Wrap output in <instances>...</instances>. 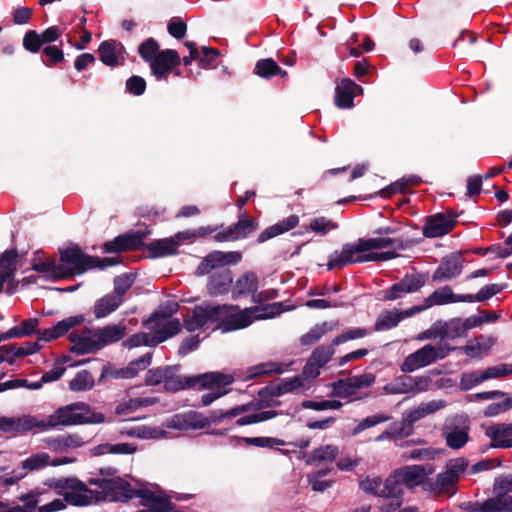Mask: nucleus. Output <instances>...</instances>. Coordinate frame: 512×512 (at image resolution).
Here are the masks:
<instances>
[{"label":"nucleus","instance_id":"45","mask_svg":"<svg viewBox=\"0 0 512 512\" xmlns=\"http://www.w3.org/2000/svg\"><path fill=\"white\" fill-rule=\"evenodd\" d=\"M94 386V378L88 370L79 371L69 382V388L72 391L80 392L91 389Z\"/></svg>","mask_w":512,"mask_h":512},{"label":"nucleus","instance_id":"35","mask_svg":"<svg viewBox=\"0 0 512 512\" xmlns=\"http://www.w3.org/2000/svg\"><path fill=\"white\" fill-rule=\"evenodd\" d=\"M486 436L491 439L490 446L492 448H500L496 446L497 443L503 442L512 437V424H495L486 430Z\"/></svg>","mask_w":512,"mask_h":512},{"label":"nucleus","instance_id":"24","mask_svg":"<svg viewBox=\"0 0 512 512\" xmlns=\"http://www.w3.org/2000/svg\"><path fill=\"white\" fill-rule=\"evenodd\" d=\"M508 375H512V363H503L497 366L488 367L479 374H471L469 377L471 385L475 386L488 379H495Z\"/></svg>","mask_w":512,"mask_h":512},{"label":"nucleus","instance_id":"18","mask_svg":"<svg viewBox=\"0 0 512 512\" xmlns=\"http://www.w3.org/2000/svg\"><path fill=\"white\" fill-rule=\"evenodd\" d=\"M233 273L226 268L209 276L206 285L207 293L210 296H222L232 293Z\"/></svg>","mask_w":512,"mask_h":512},{"label":"nucleus","instance_id":"49","mask_svg":"<svg viewBox=\"0 0 512 512\" xmlns=\"http://www.w3.org/2000/svg\"><path fill=\"white\" fill-rule=\"evenodd\" d=\"M181 323L178 319L174 318L169 320L161 329L155 333V343H162L168 338H171L181 331Z\"/></svg>","mask_w":512,"mask_h":512},{"label":"nucleus","instance_id":"57","mask_svg":"<svg viewBox=\"0 0 512 512\" xmlns=\"http://www.w3.org/2000/svg\"><path fill=\"white\" fill-rule=\"evenodd\" d=\"M427 278H428V274L414 273V274H406L402 278V281L405 284L406 291L409 293H413V292H417L425 285Z\"/></svg>","mask_w":512,"mask_h":512},{"label":"nucleus","instance_id":"42","mask_svg":"<svg viewBox=\"0 0 512 512\" xmlns=\"http://www.w3.org/2000/svg\"><path fill=\"white\" fill-rule=\"evenodd\" d=\"M161 51L158 41L152 37L145 39L138 46V53L140 57L143 61L149 64L156 58L158 52Z\"/></svg>","mask_w":512,"mask_h":512},{"label":"nucleus","instance_id":"37","mask_svg":"<svg viewBox=\"0 0 512 512\" xmlns=\"http://www.w3.org/2000/svg\"><path fill=\"white\" fill-rule=\"evenodd\" d=\"M46 443L56 450H63L67 448H77L84 444L82 437L77 434L61 435L58 437L48 438Z\"/></svg>","mask_w":512,"mask_h":512},{"label":"nucleus","instance_id":"44","mask_svg":"<svg viewBox=\"0 0 512 512\" xmlns=\"http://www.w3.org/2000/svg\"><path fill=\"white\" fill-rule=\"evenodd\" d=\"M79 343L76 346H71L70 352L76 353L79 355L95 353L99 351L97 338L95 336V332L93 331L91 336L82 335L81 339H78Z\"/></svg>","mask_w":512,"mask_h":512},{"label":"nucleus","instance_id":"46","mask_svg":"<svg viewBox=\"0 0 512 512\" xmlns=\"http://www.w3.org/2000/svg\"><path fill=\"white\" fill-rule=\"evenodd\" d=\"M338 454V448L334 445H325L319 448H316L312 451L307 463H315L320 461H334Z\"/></svg>","mask_w":512,"mask_h":512},{"label":"nucleus","instance_id":"14","mask_svg":"<svg viewBox=\"0 0 512 512\" xmlns=\"http://www.w3.org/2000/svg\"><path fill=\"white\" fill-rule=\"evenodd\" d=\"M363 93V88L350 78H343L335 87V105L340 109L354 106V98Z\"/></svg>","mask_w":512,"mask_h":512},{"label":"nucleus","instance_id":"21","mask_svg":"<svg viewBox=\"0 0 512 512\" xmlns=\"http://www.w3.org/2000/svg\"><path fill=\"white\" fill-rule=\"evenodd\" d=\"M143 250L148 251V258H163L178 253L177 242L169 238L157 239L148 243Z\"/></svg>","mask_w":512,"mask_h":512},{"label":"nucleus","instance_id":"36","mask_svg":"<svg viewBox=\"0 0 512 512\" xmlns=\"http://www.w3.org/2000/svg\"><path fill=\"white\" fill-rule=\"evenodd\" d=\"M505 286V284H487L482 287L475 295L465 294V297H463L462 300L468 303L483 302L500 293L505 288Z\"/></svg>","mask_w":512,"mask_h":512},{"label":"nucleus","instance_id":"25","mask_svg":"<svg viewBox=\"0 0 512 512\" xmlns=\"http://www.w3.org/2000/svg\"><path fill=\"white\" fill-rule=\"evenodd\" d=\"M123 302L124 299H120L112 293L106 294L95 302L94 315L97 319L104 318L116 311Z\"/></svg>","mask_w":512,"mask_h":512},{"label":"nucleus","instance_id":"29","mask_svg":"<svg viewBox=\"0 0 512 512\" xmlns=\"http://www.w3.org/2000/svg\"><path fill=\"white\" fill-rule=\"evenodd\" d=\"M48 487L57 490L58 494H63L61 490H79L80 492H91L87 485L75 477H64L51 479L47 483Z\"/></svg>","mask_w":512,"mask_h":512},{"label":"nucleus","instance_id":"58","mask_svg":"<svg viewBox=\"0 0 512 512\" xmlns=\"http://www.w3.org/2000/svg\"><path fill=\"white\" fill-rule=\"evenodd\" d=\"M89 492H80L79 490H71L63 493L65 502L73 506H88L92 503L91 497L88 495Z\"/></svg>","mask_w":512,"mask_h":512},{"label":"nucleus","instance_id":"55","mask_svg":"<svg viewBox=\"0 0 512 512\" xmlns=\"http://www.w3.org/2000/svg\"><path fill=\"white\" fill-rule=\"evenodd\" d=\"M201 57L199 58V66L203 69H212L217 66V59L220 51L216 48L202 46Z\"/></svg>","mask_w":512,"mask_h":512},{"label":"nucleus","instance_id":"3","mask_svg":"<svg viewBox=\"0 0 512 512\" xmlns=\"http://www.w3.org/2000/svg\"><path fill=\"white\" fill-rule=\"evenodd\" d=\"M393 246L395 249L404 250L406 246L401 239L393 238H359L356 244L346 243L342 246L341 252L329 256L327 269H341L351 264V254H362L376 249H383Z\"/></svg>","mask_w":512,"mask_h":512},{"label":"nucleus","instance_id":"13","mask_svg":"<svg viewBox=\"0 0 512 512\" xmlns=\"http://www.w3.org/2000/svg\"><path fill=\"white\" fill-rule=\"evenodd\" d=\"M181 64L179 53L174 49H164L158 52L156 58L151 61V74L157 80H167V76Z\"/></svg>","mask_w":512,"mask_h":512},{"label":"nucleus","instance_id":"16","mask_svg":"<svg viewBox=\"0 0 512 512\" xmlns=\"http://www.w3.org/2000/svg\"><path fill=\"white\" fill-rule=\"evenodd\" d=\"M259 289V277L254 271H245L240 274L232 284L231 298L238 300L244 297H253Z\"/></svg>","mask_w":512,"mask_h":512},{"label":"nucleus","instance_id":"26","mask_svg":"<svg viewBox=\"0 0 512 512\" xmlns=\"http://www.w3.org/2000/svg\"><path fill=\"white\" fill-rule=\"evenodd\" d=\"M18 256L15 247L5 250L0 254V276L2 279L10 280L14 277L17 269Z\"/></svg>","mask_w":512,"mask_h":512},{"label":"nucleus","instance_id":"1","mask_svg":"<svg viewBox=\"0 0 512 512\" xmlns=\"http://www.w3.org/2000/svg\"><path fill=\"white\" fill-rule=\"evenodd\" d=\"M234 377L220 371L206 372L203 374L185 376L180 375L167 379L164 383V389L167 392L176 393L181 390L191 389L198 386L199 390H211V392L202 395L201 403L203 406L212 404L215 400L226 395L229 390L226 386L234 382Z\"/></svg>","mask_w":512,"mask_h":512},{"label":"nucleus","instance_id":"47","mask_svg":"<svg viewBox=\"0 0 512 512\" xmlns=\"http://www.w3.org/2000/svg\"><path fill=\"white\" fill-rule=\"evenodd\" d=\"M335 346H332V342L329 345H320L313 350L310 355V359L318 365V367L323 368L335 354Z\"/></svg>","mask_w":512,"mask_h":512},{"label":"nucleus","instance_id":"20","mask_svg":"<svg viewBox=\"0 0 512 512\" xmlns=\"http://www.w3.org/2000/svg\"><path fill=\"white\" fill-rule=\"evenodd\" d=\"M299 224V217L295 214L288 216L287 218L279 221L278 223L271 225L264 229L257 238V243L262 244L278 235L286 233L294 229Z\"/></svg>","mask_w":512,"mask_h":512},{"label":"nucleus","instance_id":"43","mask_svg":"<svg viewBox=\"0 0 512 512\" xmlns=\"http://www.w3.org/2000/svg\"><path fill=\"white\" fill-rule=\"evenodd\" d=\"M85 318L83 315H75L67 317L57 322L52 328L51 332L54 333L55 338L64 336L71 328L81 325Z\"/></svg>","mask_w":512,"mask_h":512},{"label":"nucleus","instance_id":"54","mask_svg":"<svg viewBox=\"0 0 512 512\" xmlns=\"http://www.w3.org/2000/svg\"><path fill=\"white\" fill-rule=\"evenodd\" d=\"M468 428L458 429L454 428L450 432L446 433V444L452 449L462 448L468 441Z\"/></svg>","mask_w":512,"mask_h":512},{"label":"nucleus","instance_id":"60","mask_svg":"<svg viewBox=\"0 0 512 512\" xmlns=\"http://www.w3.org/2000/svg\"><path fill=\"white\" fill-rule=\"evenodd\" d=\"M447 338L456 339L466 334V330L461 318H452L443 322Z\"/></svg>","mask_w":512,"mask_h":512},{"label":"nucleus","instance_id":"38","mask_svg":"<svg viewBox=\"0 0 512 512\" xmlns=\"http://www.w3.org/2000/svg\"><path fill=\"white\" fill-rule=\"evenodd\" d=\"M403 318V312L385 311L374 324L375 331H385L396 327Z\"/></svg>","mask_w":512,"mask_h":512},{"label":"nucleus","instance_id":"39","mask_svg":"<svg viewBox=\"0 0 512 512\" xmlns=\"http://www.w3.org/2000/svg\"><path fill=\"white\" fill-rule=\"evenodd\" d=\"M384 390L390 394H413L412 376L401 375L391 383L384 386Z\"/></svg>","mask_w":512,"mask_h":512},{"label":"nucleus","instance_id":"51","mask_svg":"<svg viewBox=\"0 0 512 512\" xmlns=\"http://www.w3.org/2000/svg\"><path fill=\"white\" fill-rule=\"evenodd\" d=\"M135 282V276L130 273H125L114 278V296H118L120 299H124V295L133 286Z\"/></svg>","mask_w":512,"mask_h":512},{"label":"nucleus","instance_id":"56","mask_svg":"<svg viewBox=\"0 0 512 512\" xmlns=\"http://www.w3.org/2000/svg\"><path fill=\"white\" fill-rule=\"evenodd\" d=\"M343 406L342 402L339 400H322V401H314V400H304L301 403V407L303 409H312L315 411H324V410H338Z\"/></svg>","mask_w":512,"mask_h":512},{"label":"nucleus","instance_id":"28","mask_svg":"<svg viewBox=\"0 0 512 512\" xmlns=\"http://www.w3.org/2000/svg\"><path fill=\"white\" fill-rule=\"evenodd\" d=\"M396 472L402 483L410 488L421 484L425 478V469L421 465L408 466Z\"/></svg>","mask_w":512,"mask_h":512},{"label":"nucleus","instance_id":"19","mask_svg":"<svg viewBox=\"0 0 512 512\" xmlns=\"http://www.w3.org/2000/svg\"><path fill=\"white\" fill-rule=\"evenodd\" d=\"M99 349L122 340L127 333L125 324L106 325L94 330Z\"/></svg>","mask_w":512,"mask_h":512},{"label":"nucleus","instance_id":"31","mask_svg":"<svg viewBox=\"0 0 512 512\" xmlns=\"http://www.w3.org/2000/svg\"><path fill=\"white\" fill-rule=\"evenodd\" d=\"M403 483L399 478L397 472L389 475L385 481H382L381 497L382 498H403L404 490Z\"/></svg>","mask_w":512,"mask_h":512},{"label":"nucleus","instance_id":"9","mask_svg":"<svg viewBox=\"0 0 512 512\" xmlns=\"http://www.w3.org/2000/svg\"><path fill=\"white\" fill-rule=\"evenodd\" d=\"M152 356L151 352H147L138 359L130 361L124 368H116L111 364L104 365L98 382L105 379H132L151 364Z\"/></svg>","mask_w":512,"mask_h":512},{"label":"nucleus","instance_id":"7","mask_svg":"<svg viewBox=\"0 0 512 512\" xmlns=\"http://www.w3.org/2000/svg\"><path fill=\"white\" fill-rule=\"evenodd\" d=\"M258 225L259 223L254 217L247 216L244 212L239 214L236 223L227 227L223 226L222 230L214 234L213 240L223 243L245 239L257 230Z\"/></svg>","mask_w":512,"mask_h":512},{"label":"nucleus","instance_id":"23","mask_svg":"<svg viewBox=\"0 0 512 512\" xmlns=\"http://www.w3.org/2000/svg\"><path fill=\"white\" fill-rule=\"evenodd\" d=\"M465 294H454L451 287L443 286L436 289L430 296L425 299L426 307L432 305H445L449 303L464 302L462 298Z\"/></svg>","mask_w":512,"mask_h":512},{"label":"nucleus","instance_id":"22","mask_svg":"<svg viewBox=\"0 0 512 512\" xmlns=\"http://www.w3.org/2000/svg\"><path fill=\"white\" fill-rule=\"evenodd\" d=\"M139 238H133L130 232L116 236L113 240L107 241L103 245L105 253H122L130 250H138Z\"/></svg>","mask_w":512,"mask_h":512},{"label":"nucleus","instance_id":"5","mask_svg":"<svg viewBox=\"0 0 512 512\" xmlns=\"http://www.w3.org/2000/svg\"><path fill=\"white\" fill-rule=\"evenodd\" d=\"M232 310H238V305H213L208 301H204L200 305H196L193 308L191 315H187L183 319V326L187 331L193 332L202 328L208 323L219 324L222 321L223 314L226 312H232Z\"/></svg>","mask_w":512,"mask_h":512},{"label":"nucleus","instance_id":"10","mask_svg":"<svg viewBox=\"0 0 512 512\" xmlns=\"http://www.w3.org/2000/svg\"><path fill=\"white\" fill-rule=\"evenodd\" d=\"M459 213L455 210H448L447 213H436L426 218L422 233L426 238L442 237L450 233L457 224L456 218Z\"/></svg>","mask_w":512,"mask_h":512},{"label":"nucleus","instance_id":"33","mask_svg":"<svg viewBox=\"0 0 512 512\" xmlns=\"http://www.w3.org/2000/svg\"><path fill=\"white\" fill-rule=\"evenodd\" d=\"M32 269L39 273H48V278H53L55 280L63 279L64 276V265L57 264L54 258L34 262L32 264Z\"/></svg>","mask_w":512,"mask_h":512},{"label":"nucleus","instance_id":"4","mask_svg":"<svg viewBox=\"0 0 512 512\" xmlns=\"http://www.w3.org/2000/svg\"><path fill=\"white\" fill-rule=\"evenodd\" d=\"M281 303H274L268 306H254L244 309L234 310L235 313L226 312L223 314L222 321L216 324V329L223 333L232 332L249 327L255 320H264L273 318L279 311H269L277 308Z\"/></svg>","mask_w":512,"mask_h":512},{"label":"nucleus","instance_id":"15","mask_svg":"<svg viewBox=\"0 0 512 512\" xmlns=\"http://www.w3.org/2000/svg\"><path fill=\"white\" fill-rule=\"evenodd\" d=\"M126 52L124 45L114 39L105 40L98 47V55L101 62L109 67H116L124 63Z\"/></svg>","mask_w":512,"mask_h":512},{"label":"nucleus","instance_id":"61","mask_svg":"<svg viewBox=\"0 0 512 512\" xmlns=\"http://www.w3.org/2000/svg\"><path fill=\"white\" fill-rule=\"evenodd\" d=\"M472 252L479 256H485L488 253H493L496 255L497 258L504 259V258H507L510 255H512V247L511 246L503 247V246H501V244H494V245H491L486 248H483V247L475 248L472 250Z\"/></svg>","mask_w":512,"mask_h":512},{"label":"nucleus","instance_id":"6","mask_svg":"<svg viewBox=\"0 0 512 512\" xmlns=\"http://www.w3.org/2000/svg\"><path fill=\"white\" fill-rule=\"evenodd\" d=\"M60 260L64 265L63 279H66L93 269L97 256L85 254L77 244H73L60 250Z\"/></svg>","mask_w":512,"mask_h":512},{"label":"nucleus","instance_id":"64","mask_svg":"<svg viewBox=\"0 0 512 512\" xmlns=\"http://www.w3.org/2000/svg\"><path fill=\"white\" fill-rule=\"evenodd\" d=\"M148 510L139 512H173L175 505L168 497L157 496L153 502L148 506Z\"/></svg>","mask_w":512,"mask_h":512},{"label":"nucleus","instance_id":"48","mask_svg":"<svg viewBox=\"0 0 512 512\" xmlns=\"http://www.w3.org/2000/svg\"><path fill=\"white\" fill-rule=\"evenodd\" d=\"M50 457L47 453H37L31 455L21 463L22 470L38 471L47 467L50 462Z\"/></svg>","mask_w":512,"mask_h":512},{"label":"nucleus","instance_id":"8","mask_svg":"<svg viewBox=\"0 0 512 512\" xmlns=\"http://www.w3.org/2000/svg\"><path fill=\"white\" fill-rule=\"evenodd\" d=\"M241 260L242 253L240 251L214 250L203 257L194 274L197 277H202L216 269L224 268L229 265H237Z\"/></svg>","mask_w":512,"mask_h":512},{"label":"nucleus","instance_id":"32","mask_svg":"<svg viewBox=\"0 0 512 512\" xmlns=\"http://www.w3.org/2000/svg\"><path fill=\"white\" fill-rule=\"evenodd\" d=\"M482 512H512V496L496 495L482 502Z\"/></svg>","mask_w":512,"mask_h":512},{"label":"nucleus","instance_id":"40","mask_svg":"<svg viewBox=\"0 0 512 512\" xmlns=\"http://www.w3.org/2000/svg\"><path fill=\"white\" fill-rule=\"evenodd\" d=\"M272 373L282 374V365L276 362H267L255 365L249 369V374L245 379L250 380L256 377L271 375Z\"/></svg>","mask_w":512,"mask_h":512},{"label":"nucleus","instance_id":"30","mask_svg":"<svg viewBox=\"0 0 512 512\" xmlns=\"http://www.w3.org/2000/svg\"><path fill=\"white\" fill-rule=\"evenodd\" d=\"M336 324L333 322H322L314 325L307 333L300 337L302 346H311L317 343L327 332L332 331Z\"/></svg>","mask_w":512,"mask_h":512},{"label":"nucleus","instance_id":"34","mask_svg":"<svg viewBox=\"0 0 512 512\" xmlns=\"http://www.w3.org/2000/svg\"><path fill=\"white\" fill-rule=\"evenodd\" d=\"M332 388L331 396L352 399L356 393L352 377L338 379L330 384Z\"/></svg>","mask_w":512,"mask_h":512},{"label":"nucleus","instance_id":"52","mask_svg":"<svg viewBox=\"0 0 512 512\" xmlns=\"http://www.w3.org/2000/svg\"><path fill=\"white\" fill-rule=\"evenodd\" d=\"M70 359V356H62L61 358H58L55 361L53 368L41 376L42 382L50 383L59 380L66 371L63 364L68 362Z\"/></svg>","mask_w":512,"mask_h":512},{"label":"nucleus","instance_id":"62","mask_svg":"<svg viewBox=\"0 0 512 512\" xmlns=\"http://www.w3.org/2000/svg\"><path fill=\"white\" fill-rule=\"evenodd\" d=\"M389 417L384 414H374L361 420L353 429L352 434L358 435L364 430L374 427L380 423L386 422Z\"/></svg>","mask_w":512,"mask_h":512},{"label":"nucleus","instance_id":"12","mask_svg":"<svg viewBox=\"0 0 512 512\" xmlns=\"http://www.w3.org/2000/svg\"><path fill=\"white\" fill-rule=\"evenodd\" d=\"M464 268L463 252H454L444 256L432 274L434 282L449 281L458 277Z\"/></svg>","mask_w":512,"mask_h":512},{"label":"nucleus","instance_id":"53","mask_svg":"<svg viewBox=\"0 0 512 512\" xmlns=\"http://www.w3.org/2000/svg\"><path fill=\"white\" fill-rule=\"evenodd\" d=\"M243 441L248 446H255L259 448L273 449L276 446H284L286 442L279 438L273 437H245Z\"/></svg>","mask_w":512,"mask_h":512},{"label":"nucleus","instance_id":"11","mask_svg":"<svg viewBox=\"0 0 512 512\" xmlns=\"http://www.w3.org/2000/svg\"><path fill=\"white\" fill-rule=\"evenodd\" d=\"M91 484L98 485L102 491L103 496L101 498H109L111 501H128L131 500L130 494L133 493L134 488L132 485L118 477L113 479H101L91 481ZM100 494V492H97Z\"/></svg>","mask_w":512,"mask_h":512},{"label":"nucleus","instance_id":"41","mask_svg":"<svg viewBox=\"0 0 512 512\" xmlns=\"http://www.w3.org/2000/svg\"><path fill=\"white\" fill-rule=\"evenodd\" d=\"M351 254V264L364 263V262H383L398 257V254L394 251L385 252H369L366 254Z\"/></svg>","mask_w":512,"mask_h":512},{"label":"nucleus","instance_id":"50","mask_svg":"<svg viewBox=\"0 0 512 512\" xmlns=\"http://www.w3.org/2000/svg\"><path fill=\"white\" fill-rule=\"evenodd\" d=\"M156 336L155 334L151 336L146 332H140L133 334L128 339L123 341L122 346L125 348H134L142 345L145 346H156L158 343H155Z\"/></svg>","mask_w":512,"mask_h":512},{"label":"nucleus","instance_id":"2","mask_svg":"<svg viewBox=\"0 0 512 512\" xmlns=\"http://www.w3.org/2000/svg\"><path fill=\"white\" fill-rule=\"evenodd\" d=\"M105 421V416L100 412H94L84 402H74L57 408L46 420H40L42 426L39 429L46 430L58 426H72L82 424H99Z\"/></svg>","mask_w":512,"mask_h":512},{"label":"nucleus","instance_id":"63","mask_svg":"<svg viewBox=\"0 0 512 512\" xmlns=\"http://www.w3.org/2000/svg\"><path fill=\"white\" fill-rule=\"evenodd\" d=\"M146 81L143 77L138 75H132L126 80L125 88L126 91L134 96H141L146 91Z\"/></svg>","mask_w":512,"mask_h":512},{"label":"nucleus","instance_id":"27","mask_svg":"<svg viewBox=\"0 0 512 512\" xmlns=\"http://www.w3.org/2000/svg\"><path fill=\"white\" fill-rule=\"evenodd\" d=\"M255 74L264 79H270L276 75L286 77L287 72L283 70L272 58L260 59L255 64Z\"/></svg>","mask_w":512,"mask_h":512},{"label":"nucleus","instance_id":"17","mask_svg":"<svg viewBox=\"0 0 512 512\" xmlns=\"http://www.w3.org/2000/svg\"><path fill=\"white\" fill-rule=\"evenodd\" d=\"M35 416L24 415L19 418L0 416V431L5 433H26L42 426Z\"/></svg>","mask_w":512,"mask_h":512},{"label":"nucleus","instance_id":"59","mask_svg":"<svg viewBox=\"0 0 512 512\" xmlns=\"http://www.w3.org/2000/svg\"><path fill=\"white\" fill-rule=\"evenodd\" d=\"M390 427V434H392L394 441L402 440L403 438L410 436L414 431V426L405 417L402 421L391 424Z\"/></svg>","mask_w":512,"mask_h":512}]
</instances>
